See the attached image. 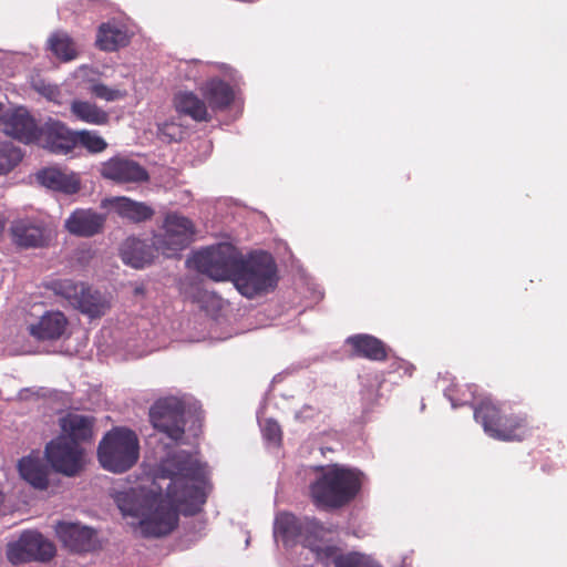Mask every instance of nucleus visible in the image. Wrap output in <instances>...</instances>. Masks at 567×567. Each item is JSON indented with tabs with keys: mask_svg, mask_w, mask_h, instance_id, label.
Returning a JSON list of instances; mask_svg holds the SVG:
<instances>
[{
	"mask_svg": "<svg viewBox=\"0 0 567 567\" xmlns=\"http://www.w3.org/2000/svg\"><path fill=\"white\" fill-rule=\"evenodd\" d=\"M164 471L171 478L166 496L172 504L181 508L184 515H195L199 512L206 502V494L195 482H204L205 466L189 454L182 452L165 462Z\"/></svg>",
	"mask_w": 567,
	"mask_h": 567,
	"instance_id": "1",
	"label": "nucleus"
},
{
	"mask_svg": "<svg viewBox=\"0 0 567 567\" xmlns=\"http://www.w3.org/2000/svg\"><path fill=\"white\" fill-rule=\"evenodd\" d=\"M362 474L339 464L320 467V474L309 485L313 504L326 511H336L350 504L360 493Z\"/></svg>",
	"mask_w": 567,
	"mask_h": 567,
	"instance_id": "2",
	"label": "nucleus"
},
{
	"mask_svg": "<svg viewBox=\"0 0 567 567\" xmlns=\"http://www.w3.org/2000/svg\"><path fill=\"white\" fill-rule=\"evenodd\" d=\"M116 503L123 515L141 517L140 528L145 537L166 536L178 525V508L167 496L146 497V508L134 492H126L117 495Z\"/></svg>",
	"mask_w": 567,
	"mask_h": 567,
	"instance_id": "3",
	"label": "nucleus"
},
{
	"mask_svg": "<svg viewBox=\"0 0 567 567\" xmlns=\"http://www.w3.org/2000/svg\"><path fill=\"white\" fill-rule=\"evenodd\" d=\"M474 417L485 433L498 441L522 442L530 435L528 416L483 400L474 410Z\"/></svg>",
	"mask_w": 567,
	"mask_h": 567,
	"instance_id": "4",
	"label": "nucleus"
},
{
	"mask_svg": "<svg viewBox=\"0 0 567 567\" xmlns=\"http://www.w3.org/2000/svg\"><path fill=\"white\" fill-rule=\"evenodd\" d=\"M140 456V442L134 431L114 427L99 443L97 458L101 466L112 473L132 468Z\"/></svg>",
	"mask_w": 567,
	"mask_h": 567,
	"instance_id": "5",
	"label": "nucleus"
},
{
	"mask_svg": "<svg viewBox=\"0 0 567 567\" xmlns=\"http://www.w3.org/2000/svg\"><path fill=\"white\" fill-rule=\"evenodd\" d=\"M276 274L277 266L272 256L266 251H257L247 259L240 256L233 281L243 296L251 299L275 288Z\"/></svg>",
	"mask_w": 567,
	"mask_h": 567,
	"instance_id": "6",
	"label": "nucleus"
},
{
	"mask_svg": "<svg viewBox=\"0 0 567 567\" xmlns=\"http://www.w3.org/2000/svg\"><path fill=\"white\" fill-rule=\"evenodd\" d=\"M241 254L231 244L223 243L194 254L195 269L215 281L233 280Z\"/></svg>",
	"mask_w": 567,
	"mask_h": 567,
	"instance_id": "7",
	"label": "nucleus"
},
{
	"mask_svg": "<svg viewBox=\"0 0 567 567\" xmlns=\"http://www.w3.org/2000/svg\"><path fill=\"white\" fill-rule=\"evenodd\" d=\"M195 224L188 217L176 213H167L163 225L153 237L154 248L166 257H176L194 240Z\"/></svg>",
	"mask_w": 567,
	"mask_h": 567,
	"instance_id": "8",
	"label": "nucleus"
},
{
	"mask_svg": "<svg viewBox=\"0 0 567 567\" xmlns=\"http://www.w3.org/2000/svg\"><path fill=\"white\" fill-rule=\"evenodd\" d=\"M55 295L65 298L71 306L90 318H100L110 308L109 302L99 291L83 282H75L71 279H60L52 282Z\"/></svg>",
	"mask_w": 567,
	"mask_h": 567,
	"instance_id": "9",
	"label": "nucleus"
},
{
	"mask_svg": "<svg viewBox=\"0 0 567 567\" xmlns=\"http://www.w3.org/2000/svg\"><path fill=\"white\" fill-rule=\"evenodd\" d=\"M54 544L41 533L34 530L23 532L19 539L7 545L6 555L12 565L30 561H50L55 556Z\"/></svg>",
	"mask_w": 567,
	"mask_h": 567,
	"instance_id": "10",
	"label": "nucleus"
},
{
	"mask_svg": "<svg viewBox=\"0 0 567 567\" xmlns=\"http://www.w3.org/2000/svg\"><path fill=\"white\" fill-rule=\"evenodd\" d=\"M152 425L174 442L185 434V404L175 396L157 400L150 409Z\"/></svg>",
	"mask_w": 567,
	"mask_h": 567,
	"instance_id": "11",
	"label": "nucleus"
},
{
	"mask_svg": "<svg viewBox=\"0 0 567 567\" xmlns=\"http://www.w3.org/2000/svg\"><path fill=\"white\" fill-rule=\"evenodd\" d=\"M45 456L51 466L66 476H75L84 466V450L66 436H58L48 443Z\"/></svg>",
	"mask_w": 567,
	"mask_h": 567,
	"instance_id": "12",
	"label": "nucleus"
},
{
	"mask_svg": "<svg viewBox=\"0 0 567 567\" xmlns=\"http://www.w3.org/2000/svg\"><path fill=\"white\" fill-rule=\"evenodd\" d=\"M274 530L285 546H292L298 542L310 546V537H317L323 527L317 519L300 520L293 514L282 512L276 516Z\"/></svg>",
	"mask_w": 567,
	"mask_h": 567,
	"instance_id": "13",
	"label": "nucleus"
},
{
	"mask_svg": "<svg viewBox=\"0 0 567 567\" xmlns=\"http://www.w3.org/2000/svg\"><path fill=\"white\" fill-rule=\"evenodd\" d=\"M100 174L115 184H143L150 181L147 169L126 156H113L102 163Z\"/></svg>",
	"mask_w": 567,
	"mask_h": 567,
	"instance_id": "14",
	"label": "nucleus"
},
{
	"mask_svg": "<svg viewBox=\"0 0 567 567\" xmlns=\"http://www.w3.org/2000/svg\"><path fill=\"white\" fill-rule=\"evenodd\" d=\"M55 534L63 547L71 553H90L96 548L95 532L76 523L58 522Z\"/></svg>",
	"mask_w": 567,
	"mask_h": 567,
	"instance_id": "15",
	"label": "nucleus"
},
{
	"mask_svg": "<svg viewBox=\"0 0 567 567\" xmlns=\"http://www.w3.org/2000/svg\"><path fill=\"white\" fill-rule=\"evenodd\" d=\"M35 143L54 154H68L75 147V132L64 123L49 120L40 127Z\"/></svg>",
	"mask_w": 567,
	"mask_h": 567,
	"instance_id": "16",
	"label": "nucleus"
},
{
	"mask_svg": "<svg viewBox=\"0 0 567 567\" xmlns=\"http://www.w3.org/2000/svg\"><path fill=\"white\" fill-rule=\"evenodd\" d=\"M13 243L23 248L43 247L50 240V233L42 221L23 218L14 220L10 227Z\"/></svg>",
	"mask_w": 567,
	"mask_h": 567,
	"instance_id": "17",
	"label": "nucleus"
},
{
	"mask_svg": "<svg viewBox=\"0 0 567 567\" xmlns=\"http://www.w3.org/2000/svg\"><path fill=\"white\" fill-rule=\"evenodd\" d=\"M40 127L29 112L23 109L16 110L3 121L4 133L24 144L35 143L39 138Z\"/></svg>",
	"mask_w": 567,
	"mask_h": 567,
	"instance_id": "18",
	"label": "nucleus"
},
{
	"mask_svg": "<svg viewBox=\"0 0 567 567\" xmlns=\"http://www.w3.org/2000/svg\"><path fill=\"white\" fill-rule=\"evenodd\" d=\"M37 179L44 187L66 195L76 194L81 188V178L76 173L59 167L41 169Z\"/></svg>",
	"mask_w": 567,
	"mask_h": 567,
	"instance_id": "19",
	"label": "nucleus"
},
{
	"mask_svg": "<svg viewBox=\"0 0 567 567\" xmlns=\"http://www.w3.org/2000/svg\"><path fill=\"white\" fill-rule=\"evenodd\" d=\"M104 224V215L92 209H76L65 220V228L73 235L92 237L103 230Z\"/></svg>",
	"mask_w": 567,
	"mask_h": 567,
	"instance_id": "20",
	"label": "nucleus"
},
{
	"mask_svg": "<svg viewBox=\"0 0 567 567\" xmlns=\"http://www.w3.org/2000/svg\"><path fill=\"white\" fill-rule=\"evenodd\" d=\"M68 326V320L61 311H48L40 317L38 322L28 327L30 336L38 341L60 339Z\"/></svg>",
	"mask_w": 567,
	"mask_h": 567,
	"instance_id": "21",
	"label": "nucleus"
},
{
	"mask_svg": "<svg viewBox=\"0 0 567 567\" xmlns=\"http://www.w3.org/2000/svg\"><path fill=\"white\" fill-rule=\"evenodd\" d=\"M110 205L117 216L134 224L151 220L155 215L152 206L126 196L114 197L110 200Z\"/></svg>",
	"mask_w": 567,
	"mask_h": 567,
	"instance_id": "22",
	"label": "nucleus"
},
{
	"mask_svg": "<svg viewBox=\"0 0 567 567\" xmlns=\"http://www.w3.org/2000/svg\"><path fill=\"white\" fill-rule=\"evenodd\" d=\"M351 346L353 355L371 361H384L388 359V347L385 343L371 334H354L347 339Z\"/></svg>",
	"mask_w": 567,
	"mask_h": 567,
	"instance_id": "23",
	"label": "nucleus"
},
{
	"mask_svg": "<svg viewBox=\"0 0 567 567\" xmlns=\"http://www.w3.org/2000/svg\"><path fill=\"white\" fill-rule=\"evenodd\" d=\"M94 419L87 415L69 413L60 420V426L63 434L61 436L70 437L73 442L91 441L93 437Z\"/></svg>",
	"mask_w": 567,
	"mask_h": 567,
	"instance_id": "24",
	"label": "nucleus"
},
{
	"mask_svg": "<svg viewBox=\"0 0 567 567\" xmlns=\"http://www.w3.org/2000/svg\"><path fill=\"white\" fill-rule=\"evenodd\" d=\"M120 256L124 264L136 269L144 268L153 260L152 248L136 237H128L123 241Z\"/></svg>",
	"mask_w": 567,
	"mask_h": 567,
	"instance_id": "25",
	"label": "nucleus"
},
{
	"mask_svg": "<svg viewBox=\"0 0 567 567\" xmlns=\"http://www.w3.org/2000/svg\"><path fill=\"white\" fill-rule=\"evenodd\" d=\"M174 105L178 113L189 116L196 122H209L212 115L206 102L193 92H179L174 97Z\"/></svg>",
	"mask_w": 567,
	"mask_h": 567,
	"instance_id": "26",
	"label": "nucleus"
},
{
	"mask_svg": "<svg viewBox=\"0 0 567 567\" xmlns=\"http://www.w3.org/2000/svg\"><path fill=\"white\" fill-rule=\"evenodd\" d=\"M202 95L213 110H225L234 101V91L231 86L219 79H213L200 89Z\"/></svg>",
	"mask_w": 567,
	"mask_h": 567,
	"instance_id": "27",
	"label": "nucleus"
},
{
	"mask_svg": "<svg viewBox=\"0 0 567 567\" xmlns=\"http://www.w3.org/2000/svg\"><path fill=\"white\" fill-rule=\"evenodd\" d=\"M130 43L127 31L110 22L102 23L99 27L95 44L103 51H116Z\"/></svg>",
	"mask_w": 567,
	"mask_h": 567,
	"instance_id": "28",
	"label": "nucleus"
},
{
	"mask_svg": "<svg viewBox=\"0 0 567 567\" xmlns=\"http://www.w3.org/2000/svg\"><path fill=\"white\" fill-rule=\"evenodd\" d=\"M70 112L78 121L91 125H106L110 122V114L95 103L75 99L70 104Z\"/></svg>",
	"mask_w": 567,
	"mask_h": 567,
	"instance_id": "29",
	"label": "nucleus"
},
{
	"mask_svg": "<svg viewBox=\"0 0 567 567\" xmlns=\"http://www.w3.org/2000/svg\"><path fill=\"white\" fill-rule=\"evenodd\" d=\"M19 472L23 480L38 489H45L49 485L48 468L35 457H23L19 462Z\"/></svg>",
	"mask_w": 567,
	"mask_h": 567,
	"instance_id": "30",
	"label": "nucleus"
},
{
	"mask_svg": "<svg viewBox=\"0 0 567 567\" xmlns=\"http://www.w3.org/2000/svg\"><path fill=\"white\" fill-rule=\"evenodd\" d=\"M49 49L61 61L74 60L79 52L73 39L65 32H55L48 40Z\"/></svg>",
	"mask_w": 567,
	"mask_h": 567,
	"instance_id": "31",
	"label": "nucleus"
},
{
	"mask_svg": "<svg viewBox=\"0 0 567 567\" xmlns=\"http://www.w3.org/2000/svg\"><path fill=\"white\" fill-rule=\"evenodd\" d=\"M80 145L92 154L102 153L106 150V141L95 131L82 130L75 132V146Z\"/></svg>",
	"mask_w": 567,
	"mask_h": 567,
	"instance_id": "32",
	"label": "nucleus"
},
{
	"mask_svg": "<svg viewBox=\"0 0 567 567\" xmlns=\"http://www.w3.org/2000/svg\"><path fill=\"white\" fill-rule=\"evenodd\" d=\"M22 159V153L11 142L0 143V175L11 172Z\"/></svg>",
	"mask_w": 567,
	"mask_h": 567,
	"instance_id": "33",
	"label": "nucleus"
},
{
	"mask_svg": "<svg viewBox=\"0 0 567 567\" xmlns=\"http://www.w3.org/2000/svg\"><path fill=\"white\" fill-rule=\"evenodd\" d=\"M89 92L92 96L106 102L123 100L127 95L125 90L110 87L102 82H91Z\"/></svg>",
	"mask_w": 567,
	"mask_h": 567,
	"instance_id": "34",
	"label": "nucleus"
},
{
	"mask_svg": "<svg viewBox=\"0 0 567 567\" xmlns=\"http://www.w3.org/2000/svg\"><path fill=\"white\" fill-rule=\"evenodd\" d=\"M311 550L315 553L316 558L319 563H321L324 567H329L332 563L334 567H337V559L339 557H343L346 554H341L339 547L333 545L327 546H312V540L310 539Z\"/></svg>",
	"mask_w": 567,
	"mask_h": 567,
	"instance_id": "35",
	"label": "nucleus"
},
{
	"mask_svg": "<svg viewBox=\"0 0 567 567\" xmlns=\"http://www.w3.org/2000/svg\"><path fill=\"white\" fill-rule=\"evenodd\" d=\"M337 567H381L369 556L360 553H348L337 559Z\"/></svg>",
	"mask_w": 567,
	"mask_h": 567,
	"instance_id": "36",
	"label": "nucleus"
},
{
	"mask_svg": "<svg viewBox=\"0 0 567 567\" xmlns=\"http://www.w3.org/2000/svg\"><path fill=\"white\" fill-rule=\"evenodd\" d=\"M264 439L274 446H279L282 441V431L279 423L272 419L265 420L262 424Z\"/></svg>",
	"mask_w": 567,
	"mask_h": 567,
	"instance_id": "37",
	"label": "nucleus"
},
{
	"mask_svg": "<svg viewBox=\"0 0 567 567\" xmlns=\"http://www.w3.org/2000/svg\"><path fill=\"white\" fill-rule=\"evenodd\" d=\"M391 371H392V372H400V371H402V375L411 377V375L413 374L414 367H413V364H411V363H410V362H408V361H404V360H395V361L391 364Z\"/></svg>",
	"mask_w": 567,
	"mask_h": 567,
	"instance_id": "38",
	"label": "nucleus"
},
{
	"mask_svg": "<svg viewBox=\"0 0 567 567\" xmlns=\"http://www.w3.org/2000/svg\"><path fill=\"white\" fill-rule=\"evenodd\" d=\"M161 133L163 135H166L169 137V141H177L181 135H182V131L179 130V127L177 125H175L174 123H165L161 128H159Z\"/></svg>",
	"mask_w": 567,
	"mask_h": 567,
	"instance_id": "39",
	"label": "nucleus"
},
{
	"mask_svg": "<svg viewBox=\"0 0 567 567\" xmlns=\"http://www.w3.org/2000/svg\"><path fill=\"white\" fill-rule=\"evenodd\" d=\"M2 503H3V494H2V492L0 491V506L2 505Z\"/></svg>",
	"mask_w": 567,
	"mask_h": 567,
	"instance_id": "40",
	"label": "nucleus"
}]
</instances>
